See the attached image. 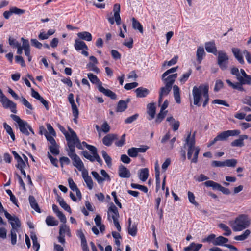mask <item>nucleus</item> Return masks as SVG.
<instances>
[{"instance_id": "obj_25", "label": "nucleus", "mask_w": 251, "mask_h": 251, "mask_svg": "<svg viewBox=\"0 0 251 251\" xmlns=\"http://www.w3.org/2000/svg\"><path fill=\"white\" fill-rule=\"evenodd\" d=\"M226 82L228 84L229 86L232 87L234 89L238 90L240 91H244V89L242 85L247 84V83H242L241 82H236L235 83H232L230 80L227 79L226 80Z\"/></svg>"}, {"instance_id": "obj_14", "label": "nucleus", "mask_w": 251, "mask_h": 251, "mask_svg": "<svg viewBox=\"0 0 251 251\" xmlns=\"http://www.w3.org/2000/svg\"><path fill=\"white\" fill-rule=\"evenodd\" d=\"M172 87L169 86L168 85H165L163 87L160 88L159 92V100H158V105L160 106L161 103L162 101V98L163 97L167 96L171 89H172Z\"/></svg>"}, {"instance_id": "obj_52", "label": "nucleus", "mask_w": 251, "mask_h": 251, "mask_svg": "<svg viewBox=\"0 0 251 251\" xmlns=\"http://www.w3.org/2000/svg\"><path fill=\"white\" fill-rule=\"evenodd\" d=\"M191 73L192 70L191 69L189 70L187 73L184 74L180 78V82L182 84L184 83L188 80Z\"/></svg>"}, {"instance_id": "obj_48", "label": "nucleus", "mask_w": 251, "mask_h": 251, "mask_svg": "<svg viewBox=\"0 0 251 251\" xmlns=\"http://www.w3.org/2000/svg\"><path fill=\"white\" fill-rule=\"evenodd\" d=\"M231 73L232 75L236 76L237 80H242V76L240 75L238 68L236 67L232 68L231 69Z\"/></svg>"}, {"instance_id": "obj_60", "label": "nucleus", "mask_w": 251, "mask_h": 251, "mask_svg": "<svg viewBox=\"0 0 251 251\" xmlns=\"http://www.w3.org/2000/svg\"><path fill=\"white\" fill-rule=\"evenodd\" d=\"M211 165L214 167H225V161H212L211 162Z\"/></svg>"}, {"instance_id": "obj_53", "label": "nucleus", "mask_w": 251, "mask_h": 251, "mask_svg": "<svg viewBox=\"0 0 251 251\" xmlns=\"http://www.w3.org/2000/svg\"><path fill=\"white\" fill-rule=\"evenodd\" d=\"M237 163V161L235 159H227L225 161V166L234 167Z\"/></svg>"}, {"instance_id": "obj_13", "label": "nucleus", "mask_w": 251, "mask_h": 251, "mask_svg": "<svg viewBox=\"0 0 251 251\" xmlns=\"http://www.w3.org/2000/svg\"><path fill=\"white\" fill-rule=\"evenodd\" d=\"M68 130L72 133V137L70 139L72 140L71 143L72 145L74 146V149L75 150V147L76 146L79 149H83L82 145L75 132L70 127H68Z\"/></svg>"}, {"instance_id": "obj_21", "label": "nucleus", "mask_w": 251, "mask_h": 251, "mask_svg": "<svg viewBox=\"0 0 251 251\" xmlns=\"http://www.w3.org/2000/svg\"><path fill=\"white\" fill-rule=\"evenodd\" d=\"M114 17L117 25H119L121 24V17L120 15V5L116 3L114 4L113 7Z\"/></svg>"}, {"instance_id": "obj_57", "label": "nucleus", "mask_w": 251, "mask_h": 251, "mask_svg": "<svg viewBox=\"0 0 251 251\" xmlns=\"http://www.w3.org/2000/svg\"><path fill=\"white\" fill-rule=\"evenodd\" d=\"M188 197L189 199V202L192 204H193L195 206H198V203L195 201V197L194 194L188 191Z\"/></svg>"}, {"instance_id": "obj_34", "label": "nucleus", "mask_w": 251, "mask_h": 251, "mask_svg": "<svg viewBox=\"0 0 251 251\" xmlns=\"http://www.w3.org/2000/svg\"><path fill=\"white\" fill-rule=\"evenodd\" d=\"M149 176V170L148 168H143L139 170V177L143 181H145Z\"/></svg>"}, {"instance_id": "obj_18", "label": "nucleus", "mask_w": 251, "mask_h": 251, "mask_svg": "<svg viewBox=\"0 0 251 251\" xmlns=\"http://www.w3.org/2000/svg\"><path fill=\"white\" fill-rule=\"evenodd\" d=\"M82 176L85 182L87 184V187L90 190H91L93 187V182L91 176H89L88 171L86 170L82 171Z\"/></svg>"}, {"instance_id": "obj_27", "label": "nucleus", "mask_w": 251, "mask_h": 251, "mask_svg": "<svg viewBox=\"0 0 251 251\" xmlns=\"http://www.w3.org/2000/svg\"><path fill=\"white\" fill-rule=\"evenodd\" d=\"M228 242V239L226 238L220 236L215 238L213 241L212 244L215 246H223Z\"/></svg>"}, {"instance_id": "obj_4", "label": "nucleus", "mask_w": 251, "mask_h": 251, "mask_svg": "<svg viewBox=\"0 0 251 251\" xmlns=\"http://www.w3.org/2000/svg\"><path fill=\"white\" fill-rule=\"evenodd\" d=\"M251 224V220L248 215L241 214L234 220L229 222V225L234 231H240L248 227Z\"/></svg>"}, {"instance_id": "obj_37", "label": "nucleus", "mask_w": 251, "mask_h": 251, "mask_svg": "<svg viewBox=\"0 0 251 251\" xmlns=\"http://www.w3.org/2000/svg\"><path fill=\"white\" fill-rule=\"evenodd\" d=\"M29 201L31 207L34 209L37 212L40 213V209L39 207L38 204L36 202V201L34 197L32 196H29Z\"/></svg>"}, {"instance_id": "obj_45", "label": "nucleus", "mask_w": 251, "mask_h": 251, "mask_svg": "<svg viewBox=\"0 0 251 251\" xmlns=\"http://www.w3.org/2000/svg\"><path fill=\"white\" fill-rule=\"evenodd\" d=\"M219 227L225 231L223 234L224 235L228 236L231 234V230L227 225L221 223L219 225Z\"/></svg>"}, {"instance_id": "obj_44", "label": "nucleus", "mask_w": 251, "mask_h": 251, "mask_svg": "<svg viewBox=\"0 0 251 251\" xmlns=\"http://www.w3.org/2000/svg\"><path fill=\"white\" fill-rule=\"evenodd\" d=\"M101 153L107 165L109 167H111L112 165V159L111 157L109 156L106 152L104 150L102 151Z\"/></svg>"}, {"instance_id": "obj_55", "label": "nucleus", "mask_w": 251, "mask_h": 251, "mask_svg": "<svg viewBox=\"0 0 251 251\" xmlns=\"http://www.w3.org/2000/svg\"><path fill=\"white\" fill-rule=\"evenodd\" d=\"M167 111H163L160 110V112L158 114L157 117L155 119V122L157 123H160L166 115Z\"/></svg>"}, {"instance_id": "obj_29", "label": "nucleus", "mask_w": 251, "mask_h": 251, "mask_svg": "<svg viewBox=\"0 0 251 251\" xmlns=\"http://www.w3.org/2000/svg\"><path fill=\"white\" fill-rule=\"evenodd\" d=\"M57 201L62 208L70 213H71L72 211L70 206L64 201L62 197L58 196Z\"/></svg>"}, {"instance_id": "obj_49", "label": "nucleus", "mask_w": 251, "mask_h": 251, "mask_svg": "<svg viewBox=\"0 0 251 251\" xmlns=\"http://www.w3.org/2000/svg\"><path fill=\"white\" fill-rule=\"evenodd\" d=\"M49 149L53 154L57 155L59 154V146L57 144L49 146Z\"/></svg>"}, {"instance_id": "obj_61", "label": "nucleus", "mask_w": 251, "mask_h": 251, "mask_svg": "<svg viewBox=\"0 0 251 251\" xmlns=\"http://www.w3.org/2000/svg\"><path fill=\"white\" fill-rule=\"evenodd\" d=\"M45 131H46V134H45V136L46 137L47 140L50 144V145H53L56 144L57 143H56L55 139H54V138L53 137V136L50 135L49 133H48L47 132L46 130H45Z\"/></svg>"}, {"instance_id": "obj_46", "label": "nucleus", "mask_w": 251, "mask_h": 251, "mask_svg": "<svg viewBox=\"0 0 251 251\" xmlns=\"http://www.w3.org/2000/svg\"><path fill=\"white\" fill-rule=\"evenodd\" d=\"M250 233V230L247 229L242 235L234 237V239L237 241H243L248 238Z\"/></svg>"}, {"instance_id": "obj_58", "label": "nucleus", "mask_w": 251, "mask_h": 251, "mask_svg": "<svg viewBox=\"0 0 251 251\" xmlns=\"http://www.w3.org/2000/svg\"><path fill=\"white\" fill-rule=\"evenodd\" d=\"M127 153L131 157H136L138 156L136 149L135 147L129 149L127 151Z\"/></svg>"}, {"instance_id": "obj_42", "label": "nucleus", "mask_w": 251, "mask_h": 251, "mask_svg": "<svg viewBox=\"0 0 251 251\" xmlns=\"http://www.w3.org/2000/svg\"><path fill=\"white\" fill-rule=\"evenodd\" d=\"M132 27L134 29H137L141 33L143 32V29L141 24L135 18L132 19Z\"/></svg>"}, {"instance_id": "obj_24", "label": "nucleus", "mask_w": 251, "mask_h": 251, "mask_svg": "<svg viewBox=\"0 0 251 251\" xmlns=\"http://www.w3.org/2000/svg\"><path fill=\"white\" fill-rule=\"evenodd\" d=\"M240 75L242 76V80H239V82H241L242 83H247V85L251 84V76L248 75L245 71L241 69H240Z\"/></svg>"}, {"instance_id": "obj_10", "label": "nucleus", "mask_w": 251, "mask_h": 251, "mask_svg": "<svg viewBox=\"0 0 251 251\" xmlns=\"http://www.w3.org/2000/svg\"><path fill=\"white\" fill-rule=\"evenodd\" d=\"M100 174L102 177L96 171H92L91 172L92 175L99 184H102L104 181H110L111 180L109 175L104 170H101Z\"/></svg>"}, {"instance_id": "obj_28", "label": "nucleus", "mask_w": 251, "mask_h": 251, "mask_svg": "<svg viewBox=\"0 0 251 251\" xmlns=\"http://www.w3.org/2000/svg\"><path fill=\"white\" fill-rule=\"evenodd\" d=\"M99 91L112 99L116 100L117 98V96L115 93L110 90L105 89L103 86L100 87Z\"/></svg>"}, {"instance_id": "obj_39", "label": "nucleus", "mask_w": 251, "mask_h": 251, "mask_svg": "<svg viewBox=\"0 0 251 251\" xmlns=\"http://www.w3.org/2000/svg\"><path fill=\"white\" fill-rule=\"evenodd\" d=\"M59 129L62 132V133L65 135V138H66V139L67 141V145L68 146H69L70 145V144H71V137H72V133H71L70 132V133H69L68 132H67L65 129V128L63 126H61L59 125Z\"/></svg>"}, {"instance_id": "obj_20", "label": "nucleus", "mask_w": 251, "mask_h": 251, "mask_svg": "<svg viewBox=\"0 0 251 251\" xmlns=\"http://www.w3.org/2000/svg\"><path fill=\"white\" fill-rule=\"evenodd\" d=\"M248 138V135H240L239 138L238 139L234 140L233 142L231 143V146L232 147H242L244 146V140L245 139H247Z\"/></svg>"}, {"instance_id": "obj_16", "label": "nucleus", "mask_w": 251, "mask_h": 251, "mask_svg": "<svg viewBox=\"0 0 251 251\" xmlns=\"http://www.w3.org/2000/svg\"><path fill=\"white\" fill-rule=\"evenodd\" d=\"M118 173L121 178H129L131 176L130 171L123 165L119 166Z\"/></svg>"}, {"instance_id": "obj_2", "label": "nucleus", "mask_w": 251, "mask_h": 251, "mask_svg": "<svg viewBox=\"0 0 251 251\" xmlns=\"http://www.w3.org/2000/svg\"><path fill=\"white\" fill-rule=\"evenodd\" d=\"M196 131H194L193 134L189 132L185 140V146L188 147L187 157L191 160L192 163H196L198 161V157L200 152L199 147L195 146V135Z\"/></svg>"}, {"instance_id": "obj_3", "label": "nucleus", "mask_w": 251, "mask_h": 251, "mask_svg": "<svg viewBox=\"0 0 251 251\" xmlns=\"http://www.w3.org/2000/svg\"><path fill=\"white\" fill-rule=\"evenodd\" d=\"M177 77V74L176 73L164 76V74H163L161 76V79L164 84L173 87V94L175 101L177 103H180L181 99L179 88L176 85L173 86Z\"/></svg>"}, {"instance_id": "obj_62", "label": "nucleus", "mask_w": 251, "mask_h": 251, "mask_svg": "<svg viewBox=\"0 0 251 251\" xmlns=\"http://www.w3.org/2000/svg\"><path fill=\"white\" fill-rule=\"evenodd\" d=\"M10 9L12 14L21 15L25 13L24 10L19 9L16 7H12L10 8Z\"/></svg>"}, {"instance_id": "obj_63", "label": "nucleus", "mask_w": 251, "mask_h": 251, "mask_svg": "<svg viewBox=\"0 0 251 251\" xmlns=\"http://www.w3.org/2000/svg\"><path fill=\"white\" fill-rule=\"evenodd\" d=\"M31 43L32 46L38 49H41L43 46L42 43L35 39H31Z\"/></svg>"}, {"instance_id": "obj_40", "label": "nucleus", "mask_w": 251, "mask_h": 251, "mask_svg": "<svg viewBox=\"0 0 251 251\" xmlns=\"http://www.w3.org/2000/svg\"><path fill=\"white\" fill-rule=\"evenodd\" d=\"M31 238L33 242V248L35 250V251H38L40 248V244L38 242L37 237L34 232H31L30 235Z\"/></svg>"}, {"instance_id": "obj_23", "label": "nucleus", "mask_w": 251, "mask_h": 251, "mask_svg": "<svg viewBox=\"0 0 251 251\" xmlns=\"http://www.w3.org/2000/svg\"><path fill=\"white\" fill-rule=\"evenodd\" d=\"M87 76L92 83L97 85L99 90H100V87L102 86V82L96 75H94L92 73H89L87 74Z\"/></svg>"}, {"instance_id": "obj_43", "label": "nucleus", "mask_w": 251, "mask_h": 251, "mask_svg": "<svg viewBox=\"0 0 251 251\" xmlns=\"http://www.w3.org/2000/svg\"><path fill=\"white\" fill-rule=\"evenodd\" d=\"M3 127L6 132L10 136L12 140L14 141L15 140V134L11 128V126L7 124L6 123H4Z\"/></svg>"}, {"instance_id": "obj_1", "label": "nucleus", "mask_w": 251, "mask_h": 251, "mask_svg": "<svg viewBox=\"0 0 251 251\" xmlns=\"http://www.w3.org/2000/svg\"><path fill=\"white\" fill-rule=\"evenodd\" d=\"M209 86L207 84L201 85L199 87L195 86L193 88L192 95L194 104L198 106L201 105V101L204 99L203 106L205 107L209 101Z\"/></svg>"}, {"instance_id": "obj_6", "label": "nucleus", "mask_w": 251, "mask_h": 251, "mask_svg": "<svg viewBox=\"0 0 251 251\" xmlns=\"http://www.w3.org/2000/svg\"><path fill=\"white\" fill-rule=\"evenodd\" d=\"M108 220L111 222L113 221L114 226L118 231H121V227L120 225L118 219L119 218V213L116 206L111 203L108 207L107 211Z\"/></svg>"}, {"instance_id": "obj_33", "label": "nucleus", "mask_w": 251, "mask_h": 251, "mask_svg": "<svg viewBox=\"0 0 251 251\" xmlns=\"http://www.w3.org/2000/svg\"><path fill=\"white\" fill-rule=\"evenodd\" d=\"M77 35L80 39L87 41H91L92 40L91 34L87 31L79 32Z\"/></svg>"}, {"instance_id": "obj_22", "label": "nucleus", "mask_w": 251, "mask_h": 251, "mask_svg": "<svg viewBox=\"0 0 251 251\" xmlns=\"http://www.w3.org/2000/svg\"><path fill=\"white\" fill-rule=\"evenodd\" d=\"M205 48L206 50L209 53H212L214 55H217V50L214 42H208L205 43Z\"/></svg>"}, {"instance_id": "obj_51", "label": "nucleus", "mask_w": 251, "mask_h": 251, "mask_svg": "<svg viewBox=\"0 0 251 251\" xmlns=\"http://www.w3.org/2000/svg\"><path fill=\"white\" fill-rule=\"evenodd\" d=\"M137 228L136 225L133 224L128 226V233L132 236H135L137 234Z\"/></svg>"}, {"instance_id": "obj_12", "label": "nucleus", "mask_w": 251, "mask_h": 251, "mask_svg": "<svg viewBox=\"0 0 251 251\" xmlns=\"http://www.w3.org/2000/svg\"><path fill=\"white\" fill-rule=\"evenodd\" d=\"M0 101L2 103L3 106L4 108H10L12 112L15 113H16L17 110H16V104L14 102L9 100L5 96H2V98L0 99Z\"/></svg>"}, {"instance_id": "obj_47", "label": "nucleus", "mask_w": 251, "mask_h": 251, "mask_svg": "<svg viewBox=\"0 0 251 251\" xmlns=\"http://www.w3.org/2000/svg\"><path fill=\"white\" fill-rule=\"evenodd\" d=\"M18 232V230L11 229L10 230V238H11V243L12 245H14L17 242V234L16 233Z\"/></svg>"}, {"instance_id": "obj_41", "label": "nucleus", "mask_w": 251, "mask_h": 251, "mask_svg": "<svg viewBox=\"0 0 251 251\" xmlns=\"http://www.w3.org/2000/svg\"><path fill=\"white\" fill-rule=\"evenodd\" d=\"M46 223L49 226H57L58 224V221L55 220L53 217L51 216H48L47 217L46 219Z\"/></svg>"}, {"instance_id": "obj_7", "label": "nucleus", "mask_w": 251, "mask_h": 251, "mask_svg": "<svg viewBox=\"0 0 251 251\" xmlns=\"http://www.w3.org/2000/svg\"><path fill=\"white\" fill-rule=\"evenodd\" d=\"M69 149L67 150L68 155L73 161V165L75 167L80 171H82L84 168V164L80 157L75 153V150L74 149V146L70 144L68 146Z\"/></svg>"}, {"instance_id": "obj_64", "label": "nucleus", "mask_w": 251, "mask_h": 251, "mask_svg": "<svg viewBox=\"0 0 251 251\" xmlns=\"http://www.w3.org/2000/svg\"><path fill=\"white\" fill-rule=\"evenodd\" d=\"M243 54L245 55V57L249 64H251V54L246 50H243Z\"/></svg>"}, {"instance_id": "obj_59", "label": "nucleus", "mask_w": 251, "mask_h": 251, "mask_svg": "<svg viewBox=\"0 0 251 251\" xmlns=\"http://www.w3.org/2000/svg\"><path fill=\"white\" fill-rule=\"evenodd\" d=\"M139 117L138 114H135L134 115L128 117L125 120L126 124H130L136 120Z\"/></svg>"}, {"instance_id": "obj_56", "label": "nucleus", "mask_w": 251, "mask_h": 251, "mask_svg": "<svg viewBox=\"0 0 251 251\" xmlns=\"http://www.w3.org/2000/svg\"><path fill=\"white\" fill-rule=\"evenodd\" d=\"M131 186L133 188L138 189L145 193L148 192V190L146 186H145L143 185H141L137 184H135V183H132L131 184Z\"/></svg>"}, {"instance_id": "obj_8", "label": "nucleus", "mask_w": 251, "mask_h": 251, "mask_svg": "<svg viewBox=\"0 0 251 251\" xmlns=\"http://www.w3.org/2000/svg\"><path fill=\"white\" fill-rule=\"evenodd\" d=\"M10 117L14 121L17 123L20 131L23 134L28 136L29 133L27 129L28 126H29V125L27 123L22 120L19 116L16 115L11 114Z\"/></svg>"}, {"instance_id": "obj_19", "label": "nucleus", "mask_w": 251, "mask_h": 251, "mask_svg": "<svg viewBox=\"0 0 251 251\" xmlns=\"http://www.w3.org/2000/svg\"><path fill=\"white\" fill-rule=\"evenodd\" d=\"M232 52L238 62L241 64H244L245 62L243 57V51L241 52L239 49L233 48L232 49Z\"/></svg>"}, {"instance_id": "obj_36", "label": "nucleus", "mask_w": 251, "mask_h": 251, "mask_svg": "<svg viewBox=\"0 0 251 251\" xmlns=\"http://www.w3.org/2000/svg\"><path fill=\"white\" fill-rule=\"evenodd\" d=\"M66 233L68 236H71V234L69 227L68 226H67L66 225L62 224L60 226L59 234L60 235H65Z\"/></svg>"}, {"instance_id": "obj_54", "label": "nucleus", "mask_w": 251, "mask_h": 251, "mask_svg": "<svg viewBox=\"0 0 251 251\" xmlns=\"http://www.w3.org/2000/svg\"><path fill=\"white\" fill-rule=\"evenodd\" d=\"M224 86V83L222 80L220 79L216 80L215 81V84L214 88L215 92L219 91Z\"/></svg>"}, {"instance_id": "obj_5", "label": "nucleus", "mask_w": 251, "mask_h": 251, "mask_svg": "<svg viewBox=\"0 0 251 251\" xmlns=\"http://www.w3.org/2000/svg\"><path fill=\"white\" fill-rule=\"evenodd\" d=\"M81 144L89 150L92 153L90 154L88 151H84L81 152V154L90 161L93 162L97 161L100 164L102 165V161L98 153L97 148L94 146L88 144L84 141L82 142Z\"/></svg>"}, {"instance_id": "obj_50", "label": "nucleus", "mask_w": 251, "mask_h": 251, "mask_svg": "<svg viewBox=\"0 0 251 251\" xmlns=\"http://www.w3.org/2000/svg\"><path fill=\"white\" fill-rule=\"evenodd\" d=\"M97 64L93 63L92 62H89L87 64V68L89 69L90 71H92L97 74L100 73V70L98 67L96 66Z\"/></svg>"}, {"instance_id": "obj_38", "label": "nucleus", "mask_w": 251, "mask_h": 251, "mask_svg": "<svg viewBox=\"0 0 251 251\" xmlns=\"http://www.w3.org/2000/svg\"><path fill=\"white\" fill-rule=\"evenodd\" d=\"M206 187H212L213 190H220L221 185L219 183L212 180H208L204 183Z\"/></svg>"}, {"instance_id": "obj_35", "label": "nucleus", "mask_w": 251, "mask_h": 251, "mask_svg": "<svg viewBox=\"0 0 251 251\" xmlns=\"http://www.w3.org/2000/svg\"><path fill=\"white\" fill-rule=\"evenodd\" d=\"M126 102L125 100H120L117 104L116 111L117 112H122L125 111L127 108Z\"/></svg>"}, {"instance_id": "obj_15", "label": "nucleus", "mask_w": 251, "mask_h": 251, "mask_svg": "<svg viewBox=\"0 0 251 251\" xmlns=\"http://www.w3.org/2000/svg\"><path fill=\"white\" fill-rule=\"evenodd\" d=\"M229 137L227 131H223L219 134L213 140H212L207 145V147H210L214 145L218 141L226 140Z\"/></svg>"}, {"instance_id": "obj_32", "label": "nucleus", "mask_w": 251, "mask_h": 251, "mask_svg": "<svg viewBox=\"0 0 251 251\" xmlns=\"http://www.w3.org/2000/svg\"><path fill=\"white\" fill-rule=\"evenodd\" d=\"M205 53L203 47H199L197 50L196 56L197 60L199 63H201L203 57L205 55Z\"/></svg>"}, {"instance_id": "obj_30", "label": "nucleus", "mask_w": 251, "mask_h": 251, "mask_svg": "<svg viewBox=\"0 0 251 251\" xmlns=\"http://www.w3.org/2000/svg\"><path fill=\"white\" fill-rule=\"evenodd\" d=\"M136 96L138 98H144L146 97L149 93V90L143 87H139L135 90Z\"/></svg>"}, {"instance_id": "obj_17", "label": "nucleus", "mask_w": 251, "mask_h": 251, "mask_svg": "<svg viewBox=\"0 0 251 251\" xmlns=\"http://www.w3.org/2000/svg\"><path fill=\"white\" fill-rule=\"evenodd\" d=\"M117 135L114 134H109L105 136L102 139L103 144L106 146H110L112 145L113 142L117 139Z\"/></svg>"}, {"instance_id": "obj_11", "label": "nucleus", "mask_w": 251, "mask_h": 251, "mask_svg": "<svg viewBox=\"0 0 251 251\" xmlns=\"http://www.w3.org/2000/svg\"><path fill=\"white\" fill-rule=\"evenodd\" d=\"M5 216L11 225V229L18 230L21 226V222L19 218L15 215H11L8 212H5Z\"/></svg>"}, {"instance_id": "obj_31", "label": "nucleus", "mask_w": 251, "mask_h": 251, "mask_svg": "<svg viewBox=\"0 0 251 251\" xmlns=\"http://www.w3.org/2000/svg\"><path fill=\"white\" fill-rule=\"evenodd\" d=\"M74 47L75 49L77 51L80 50H81L85 49L87 50L88 49V47L87 45L85 44V43L83 41H80L79 40H75Z\"/></svg>"}, {"instance_id": "obj_26", "label": "nucleus", "mask_w": 251, "mask_h": 251, "mask_svg": "<svg viewBox=\"0 0 251 251\" xmlns=\"http://www.w3.org/2000/svg\"><path fill=\"white\" fill-rule=\"evenodd\" d=\"M148 113L150 116V118L149 120H151L154 118L156 107L154 103H150L147 105Z\"/></svg>"}, {"instance_id": "obj_9", "label": "nucleus", "mask_w": 251, "mask_h": 251, "mask_svg": "<svg viewBox=\"0 0 251 251\" xmlns=\"http://www.w3.org/2000/svg\"><path fill=\"white\" fill-rule=\"evenodd\" d=\"M218 53L217 63L222 70H226L228 68V56L222 50L219 51Z\"/></svg>"}]
</instances>
